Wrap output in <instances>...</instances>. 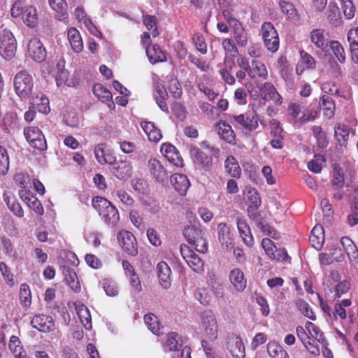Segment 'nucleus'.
Instances as JSON below:
<instances>
[{
    "mask_svg": "<svg viewBox=\"0 0 358 358\" xmlns=\"http://www.w3.org/2000/svg\"><path fill=\"white\" fill-rule=\"evenodd\" d=\"M92 206L99 216L109 227H115L120 220L118 210L113 203L102 196H96L92 199Z\"/></svg>",
    "mask_w": 358,
    "mask_h": 358,
    "instance_id": "nucleus-1",
    "label": "nucleus"
},
{
    "mask_svg": "<svg viewBox=\"0 0 358 358\" xmlns=\"http://www.w3.org/2000/svg\"><path fill=\"white\" fill-rule=\"evenodd\" d=\"M34 84L32 76L27 71L18 72L13 80L15 92L21 99H27L31 96Z\"/></svg>",
    "mask_w": 358,
    "mask_h": 358,
    "instance_id": "nucleus-2",
    "label": "nucleus"
},
{
    "mask_svg": "<svg viewBox=\"0 0 358 358\" xmlns=\"http://www.w3.org/2000/svg\"><path fill=\"white\" fill-rule=\"evenodd\" d=\"M200 324L206 336L215 341L218 335V324L215 314L210 310H206L199 315Z\"/></svg>",
    "mask_w": 358,
    "mask_h": 358,
    "instance_id": "nucleus-3",
    "label": "nucleus"
},
{
    "mask_svg": "<svg viewBox=\"0 0 358 358\" xmlns=\"http://www.w3.org/2000/svg\"><path fill=\"white\" fill-rule=\"evenodd\" d=\"M183 234L192 249L202 253L207 251V243L202 236L201 230L193 225H188L184 229Z\"/></svg>",
    "mask_w": 358,
    "mask_h": 358,
    "instance_id": "nucleus-4",
    "label": "nucleus"
},
{
    "mask_svg": "<svg viewBox=\"0 0 358 358\" xmlns=\"http://www.w3.org/2000/svg\"><path fill=\"white\" fill-rule=\"evenodd\" d=\"M262 36L264 45L271 52H276L279 48L278 34L271 22H264L261 29Z\"/></svg>",
    "mask_w": 358,
    "mask_h": 358,
    "instance_id": "nucleus-5",
    "label": "nucleus"
},
{
    "mask_svg": "<svg viewBox=\"0 0 358 358\" xmlns=\"http://www.w3.org/2000/svg\"><path fill=\"white\" fill-rule=\"evenodd\" d=\"M16 41L13 34L4 30L0 34V55L5 59L10 60L15 54Z\"/></svg>",
    "mask_w": 358,
    "mask_h": 358,
    "instance_id": "nucleus-6",
    "label": "nucleus"
},
{
    "mask_svg": "<svg viewBox=\"0 0 358 358\" xmlns=\"http://www.w3.org/2000/svg\"><path fill=\"white\" fill-rule=\"evenodd\" d=\"M259 92L257 94H252L256 98H262L264 101H272L278 105L282 103V98L278 92L275 87L271 82H265L257 85Z\"/></svg>",
    "mask_w": 358,
    "mask_h": 358,
    "instance_id": "nucleus-7",
    "label": "nucleus"
},
{
    "mask_svg": "<svg viewBox=\"0 0 358 358\" xmlns=\"http://www.w3.org/2000/svg\"><path fill=\"white\" fill-rule=\"evenodd\" d=\"M24 135L29 145L39 150H45L47 143L41 129L36 127H28L24 129Z\"/></svg>",
    "mask_w": 358,
    "mask_h": 358,
    "instance_id": "nucleus-8",
    "label": "nucleus"
},
{
    "mask_svg": "<svg viewBox=\"0 0 358 358\" xmlns=\"http://www.w3.org/2000/svg\"><path fill=\"white\" fill-rule=\"evenodd\" d=\"M262 246L264 248L266 255L271 259L277 262H289L290 257L285 248H277L273 241L268 238H263L262 241Z\"/></svg>",
    "mask_w": 358,
    "mask_h": 358,
    "instance_id": "nucleus-9",
    "label": "nucleus"
},
{
    "mask_svg": "<svg viewBox=\"0 0 358 358\" xmlns=\"http://www.w3.org/2000/svg\"><path fill=\"white\" fill-rule=\"evenodd\" d=\"M190 155L196 167L200 170L208 171L211 169L213 157L194 146L190 148Z\"/></svg>",
    "mask_w": 358,
    "mask_h": 358,
    "instance_id": "nucleus-10",
    "label": "nucleus"
},
{
    "mask_svg": "<svg viewBox=\"0 0 358 358\" xmlns=\"http://www.w3.org/2000/svg\"><path fill=\"white\" fill-rule=\"evenodd\" d=\"M118 240L122 250L129 255L136 256L138 254L136 237L128 231H122L118 234Z\"/></svg>",
    "mask_w": 358,
    "mask_h": 358,
    "instance_id": "nucleus-11",
    "label": "nucleus"
},
{
    "mask_svg": "<svg viewBox=\"0 0 358 358\" xmlns=\"http://www.w3.org/2000/svg\"><path fill=\"white\" fill-rule=\"evenodd\" d=\"M31 325L33 328L41 332L46 333L55 329V321L51 316L38 314L32 317Z\"/></svg>",
    "mask_w": 358,
    "mask_h": 358,
    "instance_id": "nucleus-12",
    "label": "nucleus"
},
{
    "mask_svg": "<svg viewBox=\"0 0 358 358\" xmlns=\"http://www.w3.org/2000/svg\"><path fill=\"white\" fill-rule=\"evenodd\" d=\"M181 254L186 263L194 272L201 273L203 271V260L192 249L181 248Z\"/></svg>",
    "mask_w": 358,
    "mask_h": 358,
    "instance_id": "nucleus-13",
    "label": "nucleus"
},
{
    "mask_svg": "<svg viewBox=\"0 0 358 358\" xmlns=\"http://www.w3.org/2000/svg\"><path fill=\"white\" fill-rule=\"evenodd\" d=\"M27 50L34 61L40 63L45 60L47 52L39 39L36 38H31L28 43Z\"/></svg>",
    "mask_w": 358,
    "mask_h": 358,
    "instance_id": "nucleus-14",
    "label": "nucleus"
},
{
    "mask_svg": "<svg viewBox=\"0 0 358 358\" xmlns=\"http://www.w3.org/2000/svg\"><path fill=\"white\" fill-rule=\"evenodd\" d=\"M235 121L248 131H253L258 128V120L255 111H247L234 116Z\"/></svg>",
    "mask_w": 358,
    "mask_h": 358,
    "instance_id": "nucleus-15",
    "label": "nucleus"
},
{
    "mask_svg": "<svg viewBox=\"0 0 358 358\" xmlns=\"http://www.w3.org/2000/svg\"><path fill=\"white\" fill-rule=\"evenodd\" d=\"M218 240L223 249L230 250L234 248V238L228 224L222 222L217 225Z\"/></svg>",
    "mask_w": 358,
    "mask_h": 358,
    "instance_id": "nucleus-16",
    "label": "nucleus"
},
{
    "mask_svg": "<svg viewBox=\"0 0 358 358\" xmlns=\"http://www.w3.org/2000/svg\"><path fill=\"white\" fill-rule=\"evenodd\" d=\"M161 152L164 157L177 167L183 166V159L175 146L170 143H163L161 145Z\"/></svg>",
    "mask_w": 358,
    "mask_h": 358,
    "instance_id": "nucleus-17",
    "label": "nucleus"
},
{
    "mask_svg": "<svg viewBox=\"0 0 358 358\" xmlns=\"http://www.w3.org/2000/svg\"><path fill=\"white\" fill-rule=\"evenodd\" d=\"M148 167L150 175L159 182H164L168 178V172L162 163L155 158L148 161Z\"/></svg>",
    "mask_w": 358,
    "mask_h": 358,
    "instance_id": "nucleus-18",
    "label": "nucleus"
},
{
    "mask_svg": "<svg viewBox=\"0 0 358 358\" xmlns=\"http://www.w3.org/2000/svg\"><path fill=\"white\" fill-rule=\"evenodd\" d=\"M341 244L347 254L352 266H358V249L354 242L348 237H342Z\"/></svg>",
    "mask_w": 358,
    "mask_h": 358,
    "instance_id": "nucleus-19",
    "label": "nucleus"
},
{
    "mask_svg": "<svg viewBox=\"0 0 358 358\" xmlns=\"http://www.w3.org/2000/svg\"><path fill=\"white\" fill-rule=\"evenodd\" d=\"M95 157L98 162L103 165L106 164H113L116 162V158L113 153L103 143L97 145L94 150Z\"/></svg>",
    "mask_w": 358,
    "mask_h": 358,
    "instance_id": "nucleus-20",
    "label": "nucleus"
},
{
    "mask_svg": "<svg viewBox=\"0 0 358 358\" xmlns=\"http://www.w3.org/2000/svg\"><path fill=\"white\" fill-rule=\"evenodd\" d=\"M215 130L223 141L230 144L235 143L236 134L231 126L225 121H220L216 123Z\"/></svg>",
    "mask_w": 358,
    "mask_h": 358,
    "instance_id": "nucleus-21",
    "label": "nucleus"
},
{
    "mask_svg": "<svg viewBox=\"0 0 358 358\" xmlns=\"http://www.w3.org/2000/svg\"><path fill=\"white\" fill-rule=\"evenodd\" d=\"M222 45L225 51L224 64L230 68L233 63H235L234 59L238 55V48L234 41L231 38L224 39L222 42Z\"/></svg>",
    "mask_w": 358,
    "mask_h": 358,
    "instance_id": "nucleus-22",
    "label": "nucleus"
},
{
    "mask_svg": "<svg viewBox=\"0 0 358 358\" xmlns=\"http://www.w3.org/2000/svg\"><path fill=\"white\" fill-rule=\"evenodd\" d=\"M227 347L234 357L245 358V345L240 336H232L229 340Z\"/></svg>",
    "mask_w": 358,
    "mask_h": 358,
    "instance_id": "nucleus-23",
    "label": "nucleus"
},
{
    "mask_svg": "<svg viewBox=\"0 0 358 358\" xmlns=\"http://www.w3.org/2000/svg\"><path fill=\"white\" fill-rule=\"evenodd\" d=\"M236 226L239 235L244 243L248 246H252L254 244V238L251 233L250 227L246 220L243 218L238 217L236 219Z\"/></svg>",
    "mask_w": 358,
    "mask_h": 358,
    "instance_id": "nucleus-24",
    "label": "nucleus"
},
{
    "mask_svg": "<svg viewBox=\"0 0 358 358\" xmlns=\"http://www.w3.org/2000/svg\"><path fill=\"white\" fill-rule=\"evenodd\" d=\"M229 280L233 288L237 292H243L247 286V280L240 268H234L230 271Z\"/></svg>",
    "mask_w": 358,
    "mask_h": 358,
    "instance_id": "nucleus-25",
    "label": "nucleus"
},
{
    "mask_svg": "<svg viewBox=\"0 0 358 358\" xmlns=\"http://www.w3.org/2000/svg\"><path fill=\"white\" fill-rule=\"evenodd\" d=\"M325 31L322 29H315L310 34V42L318 49L325 51L329 42L324 34Z\"/></svg>",
    "mask_w": 358,
    "mask_h": 358,
    "instance_id": "nucleus-26",
    "label": "nucleus"
},
{
    "mask_svg": "<svg viewBox=\"0 0 358 358\" xmlns=\"http://www.w3.org/2000/svg\"><path fill=\"white\" fill-rule=\"evenodd\" d=\"M154 88L155 91L153 95L156 103L162 111L169 113V108L166 103L168 94L164 86L160 83H155Z\"/></svg>",
    "mask_w": 358,
    "mask_h": 358,
    "instance_id": "nucleus-27",
    "label": "nucleus"
},
{
    "mask_svg": "<svg viewBox=\"0 0 358 358\" xmlns=\"http://www.w3.org/2000/svg\"><path fill=\"white\" fill-rule=\"evenodd\" d=\"M171 182L175 189L181 195L185 194L190 186V182L187 177L180 173H176L171 176Z\"/></svg>",
    "mask_w": 358,
    "mask_h": 358,
    "instance_id": "nucleus-28",
    "label": "nucleus"
},
{
    "mask_svg": "<svg viewBox=\"0 0 358 358\" xmlns=\"http://www.w3.org/2000/svg\"><path fill=\"white\" fill-rule=\"evenodd\" d=\"M157 272L159 283L164 288L169 287L171 285V270L165 262H160L157 265Z\"/></svg>",
    "mask_w": 358,
    "mask_h": 358,
    "instance_id": "nucleus-29",
    "label": "nucleus"
},
{
    "mask_svg": "<svg viewBox=\"0 0 358 358\" xmlns=\"http://www.w3.org/2000/svg\"><path fill=\"white\" fill-rule=\"evenodd\" d=\"M233 34L237 45L245 47L248 42V34L238 20L232 21Z\"/></svg>",
    "mask_w": 358,
    "mask_h": 358,
    "instance_id": "nucleus-30",
    "label": "nucleus"
},
{
    "mask_svg": "<svg viewBox=\"0 0 358 358\" xmlns=\"http://www.w3.org/2000/svg\"><path fill=\"white\" fill-rule=\"evenodd\" d=\"M3 196L8 209L15 216L22 217L24 216V210L15 196L10 192H5L3 193Z\"/></svg>",
    "mask_w": 358,
    "mask_h": 358,
    "instance_id": "nucleus-31",
    "label": "nucleus"
},
{
    "mask_svg": "<svg viewBox=\"0 0 358 358\" xmlns=\"http://www.w3.org/2000/svg\"><path fill=\"white\" fill-rule=\"evenodd\" d=\"M8 349L14 358H28L20 340L16 336H10L8 343Z\"/></svg>",
    "mask_w": 358,
    "mask_h": 358,
    "instance_id": "nucleus-32",
    "label": "nucleus"
},
{
    "mask_svg": "<svg viewBox=\"0 0 358 358\" xmlns=\"http://www.w3.org/2000/svg\"><path fill=\"white\" fill-rule=\"evenodd\" d=\"M248 74L252 79L259 77L266 80L268 77V71L265 65L257 60L252 61Z\"/></svg>",
    "mask_w": 358,
    "mask_h": 358,
    "instance_id": "nucleus-33",
    "label": "nucleus"
},
{
    "mask_svg": "<svg viewBox=\"0 0 358 358\" xmlns=\"http://www.w3.org/2000/svg\"><path fill=\"white\" fill-rule=\"evenodd\" d=\"M309 241L314 248L320 250L324 241V233L321 225H316L309 236Z\"/></svg>",
    "mask_w": 358,
    "mask_h": 358,
    "instance_id": "nucleus-34",
    "label": "nucleus"
},
{
    "mask_svg": "<svg viewBox=\"0 0 358 358\" xmlns=\"http://www.w3.org/2000/svg\"><path fill=\"white\" fill-rule=\"evenodd\" d=\"M68 39L72 50L77 53L83 50V43L80 32L74 27L68 30Z\"/></svg>",
    "mask_w": 358,
    "mask_h": 358,
    "instance_id": "nucleus-35",
    "label": "nucleus"
},
{
    "mask_svg": "<svg viewBox=\"0 0 358 358\" xmlns=\"http://www.w3.org/2000/svg\"><path fill=\"white\" fill-rule=\"evenodd\" d=\"M146 54L150 63L156 64L157 62L166 60V55L158 45H152L146 47Z\"/></svg>",
    "mask_w": 358,
    "mask_h": 358,
    "instance_id": "nucleus-36",
    "label": "nucleus"
},
{
    "mask_svg": "<svg viewBox=\"0 0 358 358\" xmlns=\"http://www.w3.org/2000/svg\"><path fill=\"white\" fill-rule=\"evenodd\" d=\"M30 106L34 110H38L42 113H48L50 111L49 107V99L44 95H41L40 97L31 96L30 99Z\"/></svg>",
    "mask_w": 358,
    "mask_h": 358,
    "instance_id": "nucleus-37",
    "label": "nucleus"
},
{
    "mask_svg": "<svg viewBox=\"0 0 358 358\" xmlns=\"http://www.w3.org/2000/svg\"><path fill=\"white\" fill-rule=\"evenodd\" d=\"M76 310L78 317L85 329H90L92 328V319L88 308L85 305L79 303L78 304L76 303Z\"/></svg>",
    "mask_w": 358,
    "mask_h": 358,
    "instance_id": "nucleus-38",
    "label": "nucleus"
},
{
    "mask_svg": "<svg viewBox=\"0 0 358 358\" xmlns=\"http://www.w3.org/2000/svg\"><path fill=\"white\" fill-rule=\"evenodd\" d=\"M115 166L113 171V174L120 179H127L131 174V167L129 162L120 161L114 164Z\"/></svg>",
    "mask_w": 358,
    "mask_h": 358,
    "instance_id": "nucleus-39",
    "label": "nucleus"
},
{
    "mask_svg": "<svg viewBox=\"0 0 358 358\" xmlns=\"http://www.w3.org/2000/svg\"><path fill=\"white\" fill-rule=\"evenodd\" d=\"M50 6L57 13L59 20H65L67 17V3L66 0H48Z\"/></svg>",
    "mask_w": 358,
    "mask_h": 358,
    "instance_id": "nucleus-40",
    "label": "nucleus"
},
{
    "mask_svg": "<svg viewBox=\"0 0 358 358\" xmlns=\"http://www.w3.org/2000/svg\"><path fill=\"white\" fill-rule=\"evenodd\" d=\"M320 105L325 117L330 119L334 115L335 103L331 96L323 95L320 98Z\"/></svg>",
    "mask_w": 358,
    "mask_h": 358,
    "instance_id": "nucleus-41",
    "label": "nucleus"
},
{
    "mask_svg": "<svg viewBox=\"0 0 358 358\" xmlns=\"http://www.w3.org/2000/svg\"><path fill=\"white\" fill-rule=\"evenodd\" d=\"M94 95L103 103H108V106L113 105L112 101L111 92L101 84H96L93 87Z\"/></svg>",
    "mask_w": 358,
    "mask_h": 358,
    "instance_id": "nucleus-42",
    "label": "nucleus"
},
{
    "mask_svg": "<svg viewBox=\"0 0 358 358\" xmlns=\"http://www.w3.org/2000/svg\"><path fill=\"white\" fill-rule=\"evenodd\" d=\"M335 137L341 145H345L350 136V128L342 124H338L334 128Z\"/></svg>",
    "mask_w": 358,
    "mask_h": 358,
    "instance_id": "nucleus-43",
    "label": "nucleus"
},
{
    "mask_svg": "<svg viewBox=\"0 0 358 358\" xmlns=\"http://www.w3.org/2000/svg\"><path fill=\"white\" fill-rule=\"evenodd\" d=\"M31 6L28 0H15L10 9V15L15 18L22 17L27 8Z\"/></svg>",
    "mask_w": 358,
    "mask_h": 358,
    "instance_id": "nucleus-44",
    "label": "nucleus"
},
{
    "mask_svg": "<svg viewBox=\"0 0 358 358\" xmlns=\"http://www.w3.org/2000/svg\"><path fill=\"white\" fill-rule=\"evenodd\" d=\"M64 273L65 280L71 289L76 292H79L80 290V285L76 271L71 268H66L64 271Z\"/></svg>",
    "mask_w": 358,
    "mask_h": 358,
    "instance_id": "nucleus-45",
    "label": "nucleus"
},
{
    "mask_svg": "<svg viewBox=\"0 0 358 358\" xmlns=\"http://www.w3.org/2000/svg\"><path fill=\"white\" fill-rule=\"evenodd\" d=\"M24 23L29 27H34L38 24V15L36 8L31 6V7H28L26 12L23 14L22 17Z\"/></svg>",
    "mask_w": 358,
    "mask_h": 358,
    "instance_id": "nucleus-46",
    "label": "nucleus"
},
{
    "mask_svg": "<svg viewBox=\"0 0 358 358\" xmlns=\"http://www.w3.org/2000/svg\"><path fill=\"white\" fill-rule=\"evenodd\" d=\"M305 327L309 334L310 339L316 340L317 342L321 343L325 342L323 333L315 324L311 322H306Z\"/></svg>",
    "mask_w": 358,
    "mask_h": 358,
    "instance_id": "nucleus-47",
    "label": "nucleus"
},
{
    "mask_svg": "<svg viewBox=\"0 0 358 358\" xmlns=\"http://www.w3.org/2000/svg\"><path fill=\"white\" fill-rule=\"evenodd\" d=\"M267 351L273 358H289L286 350L275 342L267 344Z\"/></svg>",
    "mask_w": 358,
    "mask_h": 358,
    "instance_id": "nucleus-48",
    "label": "nucleus"
},
{
    "mask_svg": "<svg viewBox=\"0 0 358 358\" xmlns=\"http://www.w3.org/2000/svg\"><path fill=\"white\" fill-rule=\"evenodd\" d=\"M144 321L148 328L155 335L160 334V323L158 317L152 314H146L144 316Z\"/></svg>",
    "mask_w": 358,
    "mask_h": 358,
    "instance_id": "nucleus-49",
    "label": "nucleus"
},
{
    "mask_svg": "<svg viewBox=\"0 0 358 358\" xmlns=\"http://www.w3.org/2000/svg\"><path fill=\"white\" fill-rule=\"evenodd\" d=\"M226 171L232 177H239L241 170V168L233 156H229L225 162Z\"/></svg>",
    "mask_w": 358,
    "mask_h": 358,
    "instance_id": "nucleus-50",
    "label": "nucleus"
},
{
    "mask_svg": "<svg viewBox=\"0 0 358 358\" xmlns=\"http://www.w3.org/2000/svg\"><path fill=\"white\" fill-rule=\"evenodd\" d=\"M329 46L338 61L344 64L346 62V55L343 46L337 41H329Z\"/></svg>",
    "mask_w": 358,
    "mask_h": 358,
    "instance_id": "nucleus-51",
    "label": "nucleus"
},
{
    "mask_svg": "<svg viewBox=\"0 0 358 358\" xmlns=\"http://www.w3.org/2000/svg\"><path fill=\"white\" fill-rule=\"evenodd\" d=\"M294 303L297 308L299 309V310L301 312V313L305 317L312 320H316V316L314 312L313 311V309L310 308L309 304L303 299H296Z\"/></svg>",
    "mask_w": 358,
    "mask_h": 358,
    "instance_id": "nucleus-52",
    "label": "nucleus"
},
{
    "mask_svg": "<svg viewBox=\"0 0 358 358\" xmlns=\"http://www.w3.org/2000/svg\"><path fill=\"white\" fill-rule=\"evenodd\" d=\"M313 134L314 137L317 141V146L319 148L323 149L325 148L329 143L327 134L322 130V127L320 126H314L313 127Z\"/></svg>",
    "mask_w": 358,
    "mask_h": 358,
    "instance_id": "nucleus-53",
    "label": "nucleus"
},
{
    "mask_svg": "<svg viewBox=\"0 0 358 358\" xmlns=\"http://www.w3.org/2000/svg\"><path fill=\"white\" fill-rule=\"evenodd\" d=\"M245 196L248 201L250 202V205L248 208L258 209L259 207L261 206V198L256 189L251 187L247 189Z\"/></svg>",
    "mask_w": 358,
    "mask_h": 358,
    "instance_id": "nucleus-54",
    "label": "nucleus"
},
{
    "mask_svg": "<svg viewBox=\"0 0 358 358\" xmlns=\"http://www.w3.org/2000/svg\"><path fill=\"white\" fill-rule=\"evenodd\" d=\"M19 297L22 307L29 308L31 306V294L29 285L27 284L20 285Z\"/></svg>",
    "mask_w": 358,
    "mask_h": 358,
    "instance_id": "nucleus-55",
    "label": "nucleus"
},
{
    "mask_svg": "<svg viewBox=\"0 0 358 358\" xmlns=\"http://www.w3.org/2000/svg\"><path fill=\"white\" fill-rule=\"evenodd\" d=\"M166 346L169 350H178L182 346L181 337L176 332L169 333L166 336Z\"/></svg>",
    "mask_w": 358,
    "mask_h": 358,
    "instance_id": "nucleus-56",
    "label": "nucleus"
},
{
    "mask_svg": "<svg viewBox=\"0 0 358 358\" xmlns=\"http://www.w3.org/2000/svg\"><path fill=\"white\" fill-rule=\"evenodd\" d=\"M331 184L335 189H340L344 185V174L338 166H334Z\"/></svg>",
    "mask_w": 358,
    "mask_h": 358,
    "instance_id": "nucleus-57",
    "label": "nucleus"
},
{
    "mask_svg": "<svg viewBox=\"0 0 358 358\" xmlns=\"http://www.w3.org/2000/svg\"><path fill=\"white\" fill-rule=\"evenodd\" d=\"M157 23V20L155 16H143V24L146 27V28L151 32V34L153 37H156L159 35Z\"/></svg>",
    "mask_w": 358,
    "mask_h": 358,
    "instance_id": "nucleus-58",
    "label": "nucleus"
},
{
    "mask_svg": "<svg viewBox=\"0 0 358 358\" xmlns=\"http://www.w3.org/2000/svg\"><path fill=\"white\" fill-rule=\"evenodd\" d=\"M224 67L220 69V73L221 75L222 78L224 82L229 85H234L235 83V78L231 75L234 71V68L236 67V64L233 63V65L230 68L227 66L224 63L223 64Z\"/></svg>",
    "mask_w": 358,
    "mask_h": 358,
    "instance_id": "nucleus-59",
    "label": "nucleus"
},
{
    "mask_svg": "<svg viewBox=\"0 0 358 358\" xmlns=\"http://www.w3.org/2000/svg\"><path fill=\"white\" fill-rule=\"evenodd\" d=\"M100 285L108 296H115L118 294V289L116 283L113 280L104 279L100 282Z\"/></svg>",
    "mask_w": 358,
    "mask_h": 358,
    "instance_id": "nucleus-60",
    "label": "nucleus"
},
{
    "mask_svg": "<svg viewBox=\"0 0 358 358\" xmlns=\"http://www.w3.org/2000/svg\"><path fill=\"white\" fill-rule=\"evenodd\" d=\"M3 124L8 132H10V129H15L17 127V115L13 113H6L3 117Z\"/></svg>",
    "mask_w": 358,
    "mask_h": 358,
    "instance_id": "nucleus-61",
    "label": "nucleus"
},
{
    "mask_svg": "<svg viewBox=\"0 0 358 358\" xmlns=\"http://www.w3.org/2000/svg\"><path fill=\"white\" fill-rule=\"evenodd\" d=\"M9 159L6 150L0 146V174L5 175L8 171Z\"/></svg>",
    "mask_w": 358,
    "mask_h": 358,
    "instance_id": "nucleus-62",
    "label": "nucleus"
},
{
    "mask_svg": "<svg viewBox=\"0 0 358 358\" xmlns=\"http://www.w3.org/2000/svg\"><path fill=\"white\" fill-rule=\"evenodd\" d=\"M194 297L203 305H208L211 301V296L205 288L197 289L194 292Z\"/></svg>",
    "mask_w": 358,
    "mask_h": 358,
    "instance_id": "nucleus-63",
    "label": "nucleus"
},
{
    "mask_svg": "<svg viewBox=\"0 0 358 358\" xmlns=\"http://www.w3.org/2000/svg\"><path fill=\"white\" fill-rule=\"evenodd\" d=\"M342 9L344 15L348 20L353 18L355 13V8L351 0L341 1Z\"/></svg>",
    "mask_w": 358,
    "mask_h": 358,
    "instance_id": "nucleus-64",
    "label": "nucleus"
}]
</instances>
